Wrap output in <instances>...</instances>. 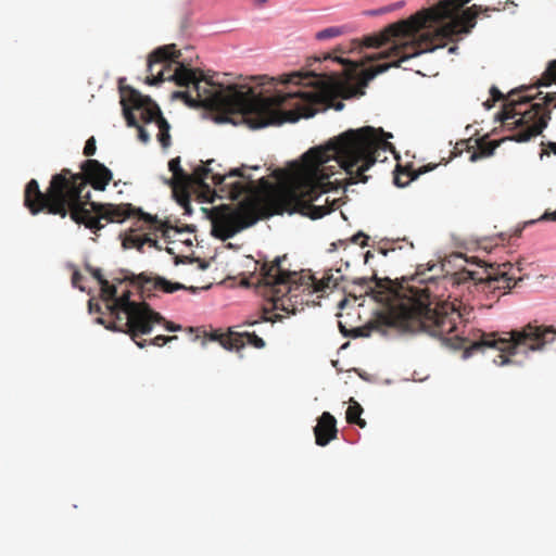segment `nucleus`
Returning <instances> with one entry per match:
<instances>
[{"label": "nucleus", "mask_w": 556, "mask_h": 556, "mask_svg": "<svg viewBox=\"0 0 556 556\" xmlns=\"http://www.w3.org/2000/svg\"><path fill=\"white\" fill-rule=\"evenodd\" d=\"M392 135L382 128L364 126L349 129L326 146L309 149L304 153L302 163L292 164L290 170L278 169L276 176L285 182L277 187L262 177L256 187L252 177L244 174L247 167L226 172L215 160H207L192 173L193 184L210 190L206 179L212 180L220 199L238 200L245 198L236 206L220 205L212 212V235L223 241L251 227L260 219L276 214L301 213L313 219L321 218L333 211V204H315L323 193L329 191L332 182L329 178L341 168L346 174L345 184L367 182L366 175L382 154L395 152L388 141Z\"/></svg>", "instance_id": "obj_1"}, {"label": "nucleus", "mask_w": 556, "mask_h": 556, "mask_svg": "<svg viewBox=\"0 0 556 556\" xmlns=\"http://www.w3.org/2000/svg\"><path fill=\"white\" fill-rule=\"evenodd\" d=\"M180 51L175 45L159 47L149 54L148 85L154 86L164 80H173L180 87L193 85L203 104L208 110L224 114H241L251 128L269 125L294 123L301 117H312L317 112L332 106L336 80L326 84L315 79L314 84H304L295 91L277 93L271 97L256 94L254 89L245 86L215 84L202 71L191 68L178 61ZM313 74L291 73L285 83L301 85Z\"/></svg>", "instance_id": "obj_2"}, {"label": "nucleus", "mask_w": 556, "mask_h": 556, "mask_svg": "<svg viewBox=\"0 0 556 556\" xmlns=\"http://www.w3.org/2000/svg\"><path fill=\"white\" fill-rule=\"evenodd\" d=\"M471 0H441L435 5L418 11L406 20H401L388 25L379 34L364 38V46L379 48L390 43L391 47L382 52L365 56V62L357 63L336 58L334 60L345 65L344 78L336 79L339 92L348 90V96L357 93L365 88L378 74L390 67H399L408 59L424 52L433 51L444 47L447 39L454 36L469 33L476 24V18L481 5L463 10V7ZM509 0H494V5H502ZM511 3H514L510 0Z\"/></svg>", "instance_id": "obj_3"}, {"label": "nucleus", "mask_w": 556, "mask_h": 556, "mask_svg": "<svg viewBox=\"0 0 556 556\" xmlns=\"http://www.w3.org/2000/svg\"><path fill=\"white\" fill-rule=\"evenodd\" d=\"M424 274H417L403 283H396L390 279H379L377 276L371 278L362 277L353 281L365 294L372 293L375 289H386V300L388 305L386 311L379 316L382 324L396 328L402 332H427L432 337H438L446 341L455 340L453 344L457 349H464L466 353L490 348L489 345H476L482 340V337L489 333L479 331V338L470 343L468 339L457 332V321L468 320L472 307L463 304L455 299L453 302L441 301L433 302L430 299L431 290L428 286L420 287L426 281H432V277L424 278ZM509 332L498 334L491 332L496 339L508 337ZM494 349V346H491ZM495 350H497L495 348Z\"/></svg>", "instance_id": "obj_4"}, {"label": "nucleus", "mask_w": 556, "mask_h": 556, "mask_svg": "<svg viewBox=\"0 0 556 556\" xmlns=\"http://www.w3.org/2000/svg\"><path fill=\"white\" fill-rule=\"evenodd\" d=\"M80 173L63 168L51 177L46 192L40 190L36 179H30L24 190V205L31 215L46 212L62 218L70 215L72 220L81 219L86 214L85 205L90 203L88 185L94 190L103 191L113 178L112 172L98 160L89 159L81 163Z\"/></svg>", "instance_id": "obj_5"}, {"label": "nucleus", "mask_w": 556, "mask_h": 556, "mask_svg": "<svg viewBox=\"0 0 556 556\" xmlns=\"http://www.w3.org/2000/svg\"><path fill=\"white\" fill-rule=\"evenodd\" d=\"M286 256L276 257L270 264L264 263L261 267V282L268 289L270 301L275 311L295 314L309 303L314 293L326 292L338 286L333 275L326 273L320 279L302 270L290 271L282 267Z\"/></svg>", "instance_id": "obj_6"}, {"label": "nucleus", "mask_w": 556, "mask_h": 556, "mask_svg": "<svg viewBox=\"0 0 556 556\" xmlns=\"http://www.w3.org/2000/svg\"><path fill=\"white\" fill-rule=\"evenodd\" d=\"M85 212L86 214H83L81 219L79 218L74 222L85 225L86 228L94 233L104 227V225L101 224L102 219L106 223H122L126 218L135 217L136 229H130L123 240V247L125 249L135 248L142 251L146 243L159 248L156 240L152 239L150 235L161 232L164 238H169V231L174 230L167 222L159 219L157 216L144 213L141 208H136L130 203L113 204L90 202L88 205H85ZM175 231H178V229H175Z\"/></svg>", "instance_id": "obj_7"}, {"label": "nucleus", "mask_w": 556, "mask_h": 556, "mask_svg": "<svg viewBox=\"0 0 556 556\" xmlns=\"http://www.w3.org/2000/svg\"><path fill=\"white\" fill-rule=\"evenodd\" d=\"M86 270L99 282L101 299L105 302V307L113 317V320L105 325V328L129 334L139 348H143L147 341H138L137 338L150 333L151 324L160 321L162 317L148 303L131 301L130 291L116 296V286L111 285L103 277L100 268L86 265Z\"/></svg>", "instance_id": "obj_8"}, {"label": "nucleus", "mask_w": 556, "mask_h": 556, "mask_svg": "<svg viewBox=\"0 0 556 556\" xmlns=\"http://www.w3.org/2000/svg\"><path fill=\"white\" fill-rule=\"evenodd\" d=\"M515 91L508 96V101L504 104L500 113V119L506 126H514L518 130L509 137L516 142H527L531 138L539 136L547 127L551 119V111L548 105L554 103L556 108V92L546 93L543 102H535L523 112L517 110V106L530 102L535 97L525 96L514 99Z\"/></svg>", "instance_id": "obj_9"}, {"label": "nucleus", "mask_w": 556, "mask_h": 556, "mask_svg": "<svg viewBox=\"0 0 556 556\" xmlns=\"http://www.w3.org/2000/svg\"><path fill=\"white\" fill-rule=\"evenodd\" d=\"M556 340V328L554 326L539 325L536 321L529 323L520 329L511 330L508 337L496 339L494 334L482 337L476 345L494 346L500 351L494 359L500 366L511 363L510 357L532 351H541L546 344Z\"/></svg>", "instance_id": "obj_10"}, {"label": "nucleus", "mask_w": 556, "mask_h": 556, "mask_svg": "<svg viewBox=\"0 0 556 556\" xmlns=\"http://www.w3.org/2000/svg\"><path fill=\"white\" fill-rule=\"evenodd\" d=\"M478 266L481 270L462 268L454 273L451 277L452 283L462 285L473 281L482 292L493 299H500L517 285V280H520L513 273L514 266L509 262L502 264L480 262Z\"/></svg>", "instance_id": "obj_11"}, {"label": "nucleus", "mask_w": 556, "mask_h": 556, "mask_svg": "<svg viewBox=\"0 0 556 556\" xmlns=\"http://www.w3.org/2000/svg\"><path fill=\"white\" fill-rule=\"evenodd\" d=\"M135 109L139 112V118L143 124L155 122L159 128L157 140L161 146L166 149L172 144L170 125L162 115L159 105L147 96H142L139 91H131Z\"/></svg>", "instance_id": "obj_12"}, {"label": "nucleus", "mask_w": 556, "mask_h": 556, "mask_svg": "<svg viewBox=\"0 0 556 556\" xmlns=\"http://www.w3.org/2000/svg\"><path fill=\"white\" fill-rule=\"evenodd\" d=\"M131 283L139 287L142 295H149L153 290H161L166 293H174L178 290L187 289L186 286L179 282H172L161 276L141 273L132 276Z\"/></svg>", "instance_id": "obj_13"}, {"label": "nucleus", "mask_w": 556, "mask_h": 556, "mask_svg": "<svg viewBox=\"0 0 556 556\" xmlns=\"http://www.w3.org/2000/svg\"><path fill=\"white\" fill-rule=\"evenodd\" d=\"M211 340L219 342V344L229 351L239 350L243 348L247 343L253 345L256 349H263L265 346V341L260 338L254 332H229V333H217L214 332L211 336Z\"/></svg>", "instance_id": "obj_14"}, {"label": "nucleus", "mask_w": 556, "mask_h": 556, "mask_svg": "<svg viewBox=\"0 0 556 556\" xmlns=\"http://www.w3.org/2000/svg\"><path fill=\"white\" fill-rule=\"evenodd\" d=\"M131 91H137V90L129 86H119L121 104L123 108V114L125 116L127 125L129 127H136L138 129L139 140L143 143H148L150 141V134L138 122L136 113L139 114V112L135 109L132 101H130V99H132L130 97Z\"/></svg>", "instance_id": "obj_15"}, {"label": "nucleus", "mask_w": 556, "mask_h": 556, "mask_svg": "<svg viewBox=\"0 0 556 556\" xmlns=\"http://www.w3.org/2000/svg\"><path fill=\"white\" fill-rule=\"evenodd\" d=\"M314 434L315 442L319 446H326L330 441L337 438V420L329 412H324L317 419V425L314 427Z\"/></svg>", "instance_id": "obj_16"}, {"label": "nucleus", "mask_w": 556, "mask_h": 556, "mask_svg": "<svg viewBox=\"0 0 556 556\" xmlns=\"http://www.w3.org/2000/svg\"><path fill=\"white\" fill-rule=\"evenodd\" d=\"M168 169L173 173L174 190L181 187L182 194L178 198V202L182 205L188 204V192L186 190L189 184H193L192 174L188 175L180 166V159L175 157L168 162Z\"/></svg>", "instance_id": "obj_17"}, {"label": "nucleus", "mask_w": 556, "mask_h": 556, "mask_svg": "<svg viewBox=\"0 0 556 556\" xmlns=\"http://www.w3.org/2000/svg\"><path fill=\"white\" fill-rule=\"evenodd\" d=\"M437 165L433 166H421L418 169L413 168H402L397 166L396 173L394 175V184L397 187H405L410 181L417 179L420 175L433 169Z\"/></svg>", "instance_id": "obj_18"}, {"label": "nucleus", "mask_w": 556, "mask_h": 556, "mask_svg": "<svg viewBox=\"0 0 556 556\" xmlns=\"http://www.w3.org/2000/svg\"><path fill=\"white\" fill-rule=\"evenodd\" d=\"M478 151L473 152L470 155V161L475 162L479 160L480 157L491 156L495 149L500 146V141L493 140L488 141L486 137H482L480 139L476 140Z\"/></svg>", "instance_id": "obj_19"}, {"label": "nucleus", "mask_w": 556, "mask_h": 556, "mask_svg": "<svg viewBox=\"0 0 556 556\" xmlns=\"http://www.w3.org/2000/svg\"><path fill=\"white\" fill-rule=\"evenodd\" d=\"M363 407L353 399L350 400V405L346 409V421L349 424H355L361 428L366 426V421L361 418Z\"/></svg>", "instance_id": "obj_20"}, {"label": "nucleus", "mask_w": 556, "mask_h": 556, "mask_svg": "<svg viewBox=\"0 0 556 556\" xmlns=\"http://www.w3.org/2000/svg\"><path fill=\"white\" fill-rule=\"evenodd\" d=\"M195 91H198L195 89ZM173 97L174 98H177V99H182L185 101L186 104H188L190 108H198V106H203L205 109H207L204 104H203V97L199 96V92H197V97L198 99H193L189 92L187 91H175L173 93Z\"/></svg>", "instance_id": "obj_21"}, {"label": "nucleus", "mask_w": 556, "mask_h": 556, "mask_svg": "<svg viewBox=\"0 0 556 556\" xmlns=\"http://www.w3.org/2000/svg\"><path fill=\"white\" fill-rule=\"evenodd\" d=\"M551 84H556V60L548 64L538 86H549Z\"/></svg>", "instance_id": "obj_22"}, {"label": "nucleus", "mask_w": 556, "mask_h": 556, "mask_svg": "<svg viewBox=\"0 0 556 556\" xmlns=\"http://www.w3.org/2000/svg\"><path fill=\"white\" fill-rule=\"evenodd\" d=\"M341 34V30L338 27H329L325 28L316 34V38L319 40H325L329 38L337 37Z\"/></svg>", "instance_id": "obj_23"}, {"label": "nucleus", "mask_w": 556, "mask_h": 556, "mask_svg": "<svg viewBox=\"0 0 556 556\" xmlns=\"http://www.w3.org/2000/svg\"><path fill=\"white\" fill-rule=\"evenodd\" d=\"M490 94L492 97V101L488 100L484 102L486 109H491L494 102L502 100L504 98L503 93L494 86L490 89Z\"/></svg>", "instance_id": "obj_24"}, {"label": "nucleus", "mask_w": 556, "mask_h": 556, "mask_svg": "<svg viewBox=\"0 0 556 556\" xmlns=\"http://www.w3.org/2000/svg\"><path fill=\"white\" fill-rule=\"evenodd\" d=\"M97 146L94 137H90L85 144L84 154L86 156H92L96 153Z\"/></svg>", "instance_id": "obj_25"}, {"label": "nucleus", "mask_w": 556, "mask_h": 556, "mask_svg": "<svg viewBox=\"0 0 556 556\" xmlns=\"http://www.w3.org/2000/svg\"><path fill=\"white\" fill-rule=\"evenodd\" d=\"M176 339H177V336L166 337L163 334H159L151 341V344L157 345V346H163L167 342H170Z\"/></svg>", "instance_id": "obj_26"}, {"label": "nucleus", "mask_w": 556, "mask_h": 556, "mask_svg": "<svg viewBox=\"0 0 556 556\" xmlns=\"http://www.w3.org/2000/svg\"><path fill=\"white\" fill-rule=\"evenodd\" d=\"M157 314L162 317V319H161L160 321H154V323H152V324H151V329L153 328V325H154V324H161V323H164V327H165V329H166V330H168V331H177V330H180V328H181V327H180L179 325H176V324H174V323H172V321H167V320H165V319H164V317H163L160 313H157Z\"/></svg>", "instance_id": "obj_27"}, {"label": "nucleus", "mask_w": 556, "mask_h": 556, "mask_svg": "<svg viewBox=\"0 0 556 556\" xmlns=\"http://www.w3.org/2000/svg\"><path fill=\"white\" fill-rule=\"evenodd\" d=\"M368 239V236L363 232H358L351 238V241L355 244H359L361 247H366Z\"/></svg>", "instance_id": "obj_28"}, {"label": "nucleus", "mask_w": 556, "mask_h": 556, "mask_svg": "<svg viewBox=\"0 0 556 556\" xmlns=\"http://www.w3.org/2000/svg\"><path fill=\"white\" fill-rule=\"evenodd\" d=\"M83 280V275L75 270L72 275V283L74 287H77L79 288L80 290H84V288L81 286H79V282Z\"/></svg>", "instance_id": "obj_29"}, {"label": "nucleus", "mask_w": 556, "mask_h": 556, "mask_svg": "<svg viewBox=\"0 0 556 556\" xmlns=\"http://www.w3.org/2000/svg\"><path fill=\"white\" fill-rule=\"evenodd\" d=\"M539 220H552V222H556V211L553 212V213H548V212H545L540 218Z\"/></svg>", "instance_id": "obj_30"}, {"label": "nucleus", "mask_w": 556, "mask_h": 556, "mask_svg": "<svg viewBox=\"0 0 556 556\" xmlns=\"http://www.w3.org/2000/svg\"><path fill=\"white\" fill-rule=\"evenodd\" d=\"M282 318H283L282 315L274 314L271 317H264V320L276 323V321H280Z\"/></svg>", "instance_id": "obj_31"}, {"label": "nucleus", "mask_w": 556, "mask_h": 556, "mask_svg": "<svg viewBox=\"0 0 556 556\" xmlns=\"http://www.w3.org/2000/svg\"><path fill=\"white\" fill-rule=\"evenodd\" d=\"M89 311L101 313V306L98 303L93 304V302L90 300L89 301Z\"/></svg>", "instance_id": "obj_32"}, {"label": "nucleus", "mask_w": 556, "mask_h": 556, "mask_svg": "<svg viewBox=\"0 0 556 556\" xmlns=\"http://www.w3.org/2000/svg\"><path fill=\"white\" fill-rule=\"evenodd\" d=\"M364 257H365V263L367 264L369 262V260L374 257V253L371 251H367L365 253Z\"/></svg>", "instance_id": "obj_33"}, {"label": "nucleus", "mask_w": 556, "mask_h": 556, "mask_svg": "<svg viewBox=\"0 0 556 556\" xmlns=\"http://www.w3.org/2000/svg\"><path fill=\"white\" fill-rule=\"evenodd\" d=\"M547 147L554 154H556V142H548Z\"/></svg>", "instance_id": "obj_34"}, {"label": "nucleus", "mask_w": 556, "mask_h": 556, "mask_svg": "<svg viewBox=\"0 0 556 556\" xmlns=\"http://www.w3.org/2000/svg\"><path fill=\"white\" fill-rule=\"evenodd\" d=\"M549 153H551V152H549L548 150L543 149V150L541 151V153H540V157L542 159L543 156H549Z\"/></svg>", "instance_id": "obj_35"}, {"label": "nucleus", "mask_w": 556, "mask_h": 556, "mask_svg": "<svg viewBox=\"0 0 556 556\" xmlns=\"http://www.w3.org/2000/svg\"><path fill=\"white\" fill-rule=\"evenodd\" d=\"M334 108H336V110H341L343 108V103L342 102H338Z\"/></svg>", "instance_id": "obj_36"}, {"label": "nucleus", "mask_w": 556, "mask_h": 556, "mask_svg": "<svg viewBox=\"0 0 556 556\" xmlns=\"http://www.w3.org/2000/svg\"><path fill=\"white\" fill-rule=\"evenodd\" d=\"M125 279H127V278L125 277ZM114 280H115L117 283H121V282L124 280V278H123V279L116 278V279H114Z\"/></svg>", "instance_id": "obj_37"}, {"label": "nucleus", "mask_w": 556, "mask_h": 556, "mask_svg": "<svg viewBox=\"0 0 556 556\" xmlns=\"http://www.w3.org/2000/svg\"><path fill=\"white\" fill-rule=\"evenodd\" d=\"M98 323H99V324H102V325H105V324H104L103 318H101V317H100V318H98Z\"/></svg>", "instance_id": "obj_38"}, {"label": "nucleus", "mask_w": 556, "mask_h": 556, "mask_svg": "<svg viewBox=\"0 0 556 556\" xmlns=\"http://www.w3.org/2000/svg\"><path fill=\"white\" fill-rule=\"evenodd\" d=\"M338 244H340V245H344V247L346 245L345 241H339V243H338Z\"/></svg>", "instance_id": "obj_39"}, {"label": "nucleus", "mask_w": 556, "mask_h": 556, "mask_svg": "<svg viewBox=\"0 0 556 556\" xmlns=\"http://www.w3.org/2000/svg\"><path fill=\"white\" fill-rule=\"evenodd\" d=\"M379 251H380L383 255H387V251H386V250L380 249Z\"/></svg>", "instance_id": "obj_40"}, {"label": "nucleus", "mask_w": 556, "mask_h": 556, "mask_svg": "<svg viewBox=\"0 0 556 556\" xmlns=\"http://www.w3.org/2000/svg\"><path fill=\"white\" fill-rule=\"evenodd\" d=\"M255 324H257V321H256V320L249 323V325H251V326H253V325H255Z\"/></svg>", "instance_id": "obj_41"}]
</instances>
